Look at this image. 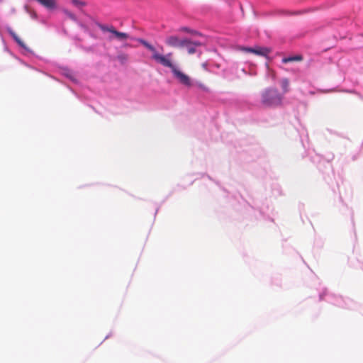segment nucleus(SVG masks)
<instances>
[{
  "mask_svg": "<svg viewBox=\"0 0 363 363\" xmlns=\"http://www.w3.org/2000/svg\"><path fill=\"white\" fill-rule=\"evenodd\" d=\"M136 40L152 52V55L151 58L156 62L162 65V66H170V57L172 56L171 53H168L166 55H162L158 53L155 48L145 40L143 38H137Z\"/></svg>",
  "mask_w": 363,
  "mask_h": 363,
  "instance_id": "nucleus-2",
  "label": "nucleus"
},
{
  "mask_svg": "<svg viewBox=\"0 0 363 363\" xmlns=\"http://www.w3.org/2000/svg\"><path fill=\"white\" fill-rule=\"evenodd\" d=\"M182 30H184V31L189 32V30L186 27L182 28Z\"/></svg>",
  "mask_w": 363,
  "mask_h": 363,
  "instance_id": "nucleus-18",
  "label": "nucleus"
},
{
  "mask_svg": "<svg viewBox=\"0 0 363 363\" xmlns=\"http://www.w3.org/2000/svg\"><path fill=\"white\" fill-rule=\"evenodd\" d=\"M283 96L274 88L266 89L262 94V104L268 107H276L281 104Z\"/></svg>",
  "mask_w": 363,
  "mask_h": 363,
  "instance_id": "nucleus-1",
  "label": "nucleus"
},
{
  "mask_svg": "<svg viewBox=\"0 0 363 363\" xmlns=\"http://www.w3.org/2000/svg\"><path fill=\"white\" fill-rule=\"evenodd\" d=\"M72 3L74 6H75L77 8H82L83 6L85 5V3L84 1L79 0H72Z\"/></svg>",
  "mask_w": 363,
  "mask_h": 363,
  "instance_id": "nucleus-14",
  "label": "nucleus"
},
{
  "mask_svg": "<svg viewBox=\"0 0 363 363\" xmlns=\"http://www.w3.org/2000/svg\"><path fill=\"white\" fill-rule=\"evenodd\" d=\"M302 60V56L300 55H294V56H290V57H285L282 58L281 62L284 64L293 62V61H300Z\"/></svg>",
  "mask_w": 363,
  "mask_h": 363,
  "instance_id": "nucleus-10",
  "label": "nucleus"
},
{
  "mask_svg": "<svg viewBox=\"0 0 363 363\" xmlns=\"http://www.w3.org/2000/svg\"><path fill=\"white\" fill-rule=\"evenodd\" d=\"M113 38L112 36H110V37H109V40H113Z\"/></svg>",
  "mask_w": 363,
  "mask_h": 363,
  "instance_id": "nucleus-20",
  "label": "nucleus"
},
{
  "mask_svg": "<svg viewBox=\"0 0 363 363\" xmlns=\"http://www.w3.org/2000/svg\"><path fill=\"white\" fill-rule=\"evenodd\" d=\"M98 27L103 32H109V33H112L114 35V37L119 41L125 40L129 38V35L128 33L118 31L112 26H108L106 24L99 23Z\"/></svg>",
  "mask_w": 363,
  "mask_h": 363,
  "instance_id": "nucleus-5",
  "label": "nucleus"
},
{
  "mask_svg": "<svg viewBox=\"0 0 363 363\" xmlns=\"http://www.w3.org/2000/svg\"><path fill=\"white\" fill-rule=\"evenodd\" d=\"M65 13L71 19L75 21L76 16L74 14L72 13L71 12L68 11L67 10L64 11Z\"/></svg>",
  "mask_w": 363,
  "mask_h": 363,
  "instance_id": "nucleus-16",
  "label": "nucleus"
},
{
  "mask_svg": "<svg viewBox=\"0 0 363 363\" xmlns=\"http://www.w3.org/2000/svg\"><path fill=\"white\" fill-rule=\"evenodd\" d=\"M25 9L28 13H29L31 18L36 20L38 18V15L34 11L30 10L28 6H25Z\"/></svg>",
  "mask_w": 363,
  "mask_h": 363,
  "instance_id": "nucleus-13",
  "label": "nucleus"
},
{
  "mask_svg": "<svg viewBox=\"0 0 363 363\" xmlns=\"http://www.w3.org/2000/svg\"><path fill=\"white\" fill-rule=\"evenodd\" d=\"M109 336H110V335H108L106 336L105 339L108 338V337H109Z\"/></svg>",
  "mask_w": 363,
  "mask_h": 363,
  "instance_id": "nucleus-21",
  "label": "nucleus"
},
{
  "mask_svg": "<svg viewBox=\"0 0 363 363\" xmlns=\"http://www.w3.org/2000/svg\"><path fill=\"white\" fill-rule=\"evenodd\" d=\"M186 43V38L180 39L177 36L172 35L166 39V43L174 48H184Z\"/></svg>",
  "mask_w": 363,
  "mask_h": 363,
  "instance_id": "nucleus-9",
  "label": "nucleus"
},
{
  "mask_svg": "<svg viewBox=\"0 0 363 363\" xmlns=\"http://www.w3.org/2000/svg\"><path fill=\"white\" fill-rule=\"evenodd\" d=\"M205 43V40H191L186 38V43L184 45V48H186L189 54H194L196 52V47L201 46Z\"/></svg>",
  "mask_w": 363,
  "mask_h": 363,
  "instance_id": "nucleus-7",
  "label": "nucleus"
},
{
  "mask_svg": "<svg viewBox=\"0 0 363 363\" xmlns=\"http://www.w3.org/2000/svg\"><path fill=\"white\" fill-rule=\"evenodd\" d=\"M319 299L320 301L324 300L328 303L342 308H349L352 303V301L350 299L345 300L341 296L328 293L327 289H323L321 292H320Z\"/></svg>",
  "mask_w": 363,
  "mask_h": 363,
  "instance_id": "nucleus-3",
  "label": "nucleus"
},
{
  "mask_svg": "<svg viewBox=\"0 0 363 363\" xmlns=\"http://www.w3.org/2000/svg\"><path fill=\"white\" fill-rule=\"evenodd\" d=\"M63 74L69 78L70 80H72V82H76L75 79L74 78V76H73V73L72 71H70L69 69H64L63 71Z\"/></svg>",
  "mask_w": 363,
  "mask_h": 363,
  "instance_id": "nucleus-12",
  "label": "nucleus"
},
{
  "mask_svg": "<svg viewBox=\"0 0 363 363\" xmlns=\"http://www.w3.org/2000/svg\"><path fill=\"white\" fill-rule=\"evenodd\" d=\"M16 60H18L20 62V63H21L22 65H26V66H27V67H30L27 63L24 62H23L22 60H21L20 58H18V57H16Z\"/></svg>",
  "mask_w": 363,
  "mask_h": 363,
  "instance_id": "nucleus-17",
  "label": "nucleus"
},
{
  "mask_svg": "<svg viewBox=\"0 0 363 363\" xmlns=\"http://www.w3.org/2000/svg\"><path fill=\"white\" fill-rule=\"evenodd\" d=\"M166 67H169L171 69L172 74L174 77L179 81V82L184 86H191V79L189 76L177 69V67L173 65L172 60H170V66H165Z\"/></svg>",
  "mask_w": 363,
  "mask_h": 363,
  "instance_id": "nucleus-4",
  "label": "nucleus"
},
{
  "mask_svg": "<svg viewBox=\"0 0 363 363\" xmlns=\"http://www.w3.org/2000/svg\"><path fill=\"white\" fill-rule=\"evenodd\" d=\"M289 82L288 79L284 78L281 80V86L284 93L287 92L289 90Z\"/></svg>",
  "mask_w": 363,
  "mask_h": 363,
  "instance_id": "nucleus-11",
  "label": "nucleus"
},
{
  "mask_svg": "<svg viewBox=\"0 0 363 363\" xmlns=\"http://www.w3.org/2000/svg\"><path fill=\"white\" fill-rule=\"evenodd\" d=\"M6 30L18 46L23 49V54L24 55L28 57L34 55L33 52L26 45V44L18 38L10 27H7Z\"/></svg>",
  "mask_w": 363,
  "mask_h": 363,
  "instance_id": "nucleus-6",
  "label": "nucleus"
},
{
  "mask_svg": "<svg viewBox=\"0 0 363 363\" xmlns=\"http://www.w3.org/2000/svg\"><path fill=\"white\" fill-rule=\"evenodd\" d=\"M313 162H318L321 160L322 157L319 155H315L314 156H311Z\"/></svg>",
  "mask_w": 363,
  "mask_h": 363,
  "instance_id": "nucleus-15",
  "label": "nucleus"
},
{
  "mask_svg": "<svg viewBox=\"0 0 363 363\" xmlns=\"http://www.w3.org/2000/svg\"><path fill=\"white\" fill-rule=\"evenodd\" d=\"M301 142L303 143V146L305 147V144H304L303 140L302 139H301Z\"/></svg>",
  "mask_w": 363,
  "mask_h": 363,
  "instance_id": "nucleus-19",
  "label": "nucleus"
},
{
  "mask_svg": "<svg viewBox=\"0 0 363 363\" xmlns=\"http://www.w3.org/2000/svg\"><path fill=\"white\" fill-rule=\"evenodd\" d=\"M245 50L247 52H252L257 55L263 56V57H267V55H269V53L271 51L270 49L268 48L259 47V46H257L255 48L248 47V48H245Z\"/></svg>",
  "mask_w": 363,
  "mask_h": 363,
  "instance_id": "nucleus-8",
  "label": "nucleus"
}]
</instances>
